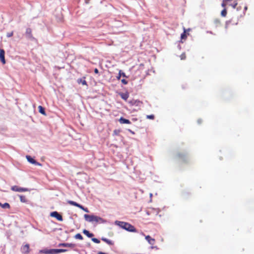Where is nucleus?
Wrapping results in <instances>:
<instances>
[{
    "instance_id": "e433bc0d",
    "label": "nucleus",
    "mask_w": 254,
    "mask_h": 254,
    "mask_svg": "<svg viewBox=\"0 0 254 254\" xmlns=\"http://www.w3.org/2000/svg\"><path fill=\"white\" fill-rule=\"evenodd\" d=\"M244 8H245V10H246L247 9V6H245Z\"/></svg>"
},
{
    "instance_id": "39448f33",
    "label": "nucleus",
    "mask_w": 254,
    "mask_h": 254,
    "mask_svg": "<svg viewBox=\"0 0 254 254\" xmlns=\"http://www.w3.org/2000/svg\"><path fill=\"white\" fill-rule=\"evenodd\" d=\"M51 216L56 218L58 220L63 221V217L57 211H54L51 213Z\"/></svg>"
},
{
    "instance_id": "72a5a7b5",
    "label": "nucleus",
    "mask_w": 254,
    "mask_h": 254,
    "mask_svg": "<svg viewBox=\"0 0 254 254\" xmlns=\"http://www.w3.org/2000/svg\"><path fill=\"white\" fill-rule=\"evenodd\" d=\"M94 72H95V73H97V74L99 73V71H98V69H97V68H95V69H94Z\"/></svg>"
},
{
    "instance_id": "bb28decb",
    "label": "nucleus",
    "mask_w": 254,
    "mask_h": 254,
    "mask_svg": "<svg viewBox=\"0 0 254 254\" xmlns=\"http://www.w3.org/2000/svg\"><path fill=\"white\" fill-rule=\"evenodd\" d=\"M13 31H11L10 32H8L6 34V36L7 37H11L13 36Z\"/></svg>"
},
{
    "instance_id": "7c9ffc66",
    "label": "nucleus",
    "mask_w": 254,
    "mask_h": 254,
    "mask_svg": "<svg viewBox=\"0 0 254 254\" xmlns=\"http://www.w3.org/2000/svg\"><path fill=\"white\" fill-rule=\"evenodd\" d=\"M121 82H122L123 84L126 85V84H127V81L125 79H123L121 80Z\"/></svg>"
},
{
    "instance_id": "412c9836",
    "label": "nucleus",
    "mask_w": 254,
    "mask_h": 254,
    "mask_svg": "<svg viewBox=\"0 0 254 254\" xmlns=\"http://www.w3.org/2000/svg\"><path fill=\"white\" fill-rule=\"evenodd\" d=\"M19 198L20 201L23 203H26L27 202V199L25 196L24 195H19Z\"/></svg>"
},
{
    "instance_id": "423d86ee",
    "label": "nucleus",
    "mask_w": 254,
    "mask_h": 254,
    "mask_svg": "<svg viewBox=\"0 0 254 254\" xmlns=\"http://www.w3.org/2000/svg\"><path fill=\"white\" fill-rule=\"evenodd\" d=\"M21 251L22 253L28 254L30 252L29 245L27 244L23 246L21 248Z\"/></svg>"
},
{
    "instance_id": "ddd939ff",
    "label": "nucleus",
    "mask_w": 254,
    "mask_h": 254,
    "mask_svg": "<svg viewBox=\"0 0 254 254\" xmlns=\"http://www.w3.org/2000/svg\"><path fill=\"white\" fill-rule=\"evenodd\" d=\"M159 211L158 209H156L154 208H150L147 211L146 213L148 215H149L150 214H151L152 213H155L157 215L159 213Z\"/></svg>"
},
{
    "instance_id": "393cba45",
    "label": "nucleus",
    "mask_w": 254,
    "mask_h": 254,
    "mask_svg": "<svg viewBox=\"0 0 254 254\" xmlns=\"http://www.w3.org/2000/svg\"><path fill=\"white\" fill-rule=\"evenodd\" d=\"M75 238L76 239H79V240H83V237L82 236V235L79 234V233H78L77 234H76L74 236Z\"/></svg>"
},
{
    "instance_id": "f3484780",
    "label": "nucleus",
    "mask_w": 254,
    "mask_h": 254,
    "mask_svg": "<svg viewBox=\"0 0 254 254\" xmlns=\"http://www.w3.org/2000/svg\"><path fill=\"white\" fill-rule=\"evenodd\" d=\"M101 240H102L103 241H104V242H105V243H106L107 244H108V245H111V246H112V245H114V242H113L112 241L110 240H109V239H107V238H102L101 239Z\"/></svg>"
},
{
    "instance_id": "2f4dec72",
    "label": "nucleus",
    "mask_w": 254,
    "mask_h": 254,
    "mask_svg": "<svg viewBox=\"0 0 254 254\" xmlns=\"http://www.w3.org/2000/svg\"><path fill=\"white\" fill-rule=\"evenodd\" d=\"M186 55L185 54H183L181 55V59L182 60H184L186 59Z\"/></svg>"
},
{
    "instance_id": "9d476101",
    "label": "nucleus",
    "mask_w": 254,
    "mask_h": 254,
    "mask_svg": "<svg viewBox=\"0 0 254 254\" xmlns=\"http://www.w3.org/2000/svg\"><path fill=\"white\" fill-rule=\"evenodd\" d=\"M4 54V51L2 49H0V60L2 64L5 63Z\"/></svg>"
},
{
    "instance_id": "5701e85b",
    "label": "nucleus",
    "mask_w": 254,
    "mask_h": 254,
    "mask_svg": "<svg viewBox=\"0 0 254 254\" xmlns=\"http://www.w3.org/2000/svg\"><path fill=\"white\" fill-rule=\"evenodd\" d=\"M39 252L40 253H43V254H49L50 253V249H44V250H41L39 251Z\"/></svg>"
},
{
    "instance_id": "c9c22d12",
    "label": "nucleus",
    "mask_w": 254,
    "mask_h": 254,
    "mask_svg": "<svg viewBox=\"0 0 254 254\" xmlns=\"http://www.w3.org/2000/svg\"><path fill=\"white\" fill-rule=\"evenodd\" d=\"M98 254H107L102 252H99L98 253Z\"/></svg>"
},
{
    "instance_id": "c756f323",
    "label": "nucleus",
    "mask_w": 254,
    "mask_h": 254,
    "mask_svg": "<svg viewBox=\"0 0 254 254\" xmlns=\"http://www.w3.org/2000/svg\"><path fill=\"white\" fill-rule=\"evenodd\" d=\"M120 131L119 130L115 129L114 130V134L117 135L119 134Z\"/></svg>"
},
{
    "instance_id": "a211bd4d",
    "label": "nucleus",
    "mask_w": 254,
    "mask_h": 254,
    "mask_svg": "<svg viewBox=\"0 0 254 254\" xmlns=\"http://www.w3.org/2000/svg\"><path fill=\"white\" fill-rule=\"evenodd\" d=\"M129 103L131 105H139L140 104H142V102L138 101V100H132L131 101L129 102Z\"/></svg>"
},
{
    "instance_id": "1a4fd4ad",
    "label": "nucleus",
    "mask_w": 254,
    "mask_h": 254,
    "mask_svg": "<svg viewBox=\"0 0 254 254\" xmlns=\"http://www.w3.org/2000/svg\"><path fill=\"white\" fill-rule=\"evenodd\" d=\"M25 35L29 39H33V37L32 33V29L30 28H27L26 29Z\"/></svg>"
},
{
    "instance_id": "f704fd0d",
    "label": "nucleus",
    "mask_w": 254,
    "mask_h": 254,
    "mask_svg": "<svg viewBox=\"0 0 254 254\" xmlns=\"http://www.w3.org/2000/svg\"><path fill=\"white\" fill-rule=\"evenodd\" d=\"M121 76H123L124 77H125L126 76V75H125V73H124V72H121Z\"/></svg>"
},
{
    "instance_id": "f03ea898",
    "label": "nucleus",
    "mask_w": 254,
    "mask_h": 254,
    "mask_svg": "<svg viewBox=\"0 0 254 254\" xmlns=\"http://www.w3.org/2000/svg\"><path fill=\"white\" fill-rule=\"evenodd\" d=\"M84 217L87 221L90 222H98L102 220V219L101 217L93 215L85 214Z\"/></svg>"
},
{
    "instance_id": "4be33fe9",
    "label": "nucleus",
    "mask_w": 254,
    "mask_h": 254,
    "mask_svg": "<svg viewBox=\"0 0 254 254\" xmlns=\"http://www.w3.org/2000/svg\"><path fill=\"white\" fill-rule=\"evenodd\" d=\"M0 206L3 208H10V205L9 203L6 202V203H4V204H1L0 202Z\"/></svg>"
},
{
    "instance_id": "2eb2a0df",
    "label": "nucleus",
    "mask_w": 254,
    "mask_h": 254,
    "mask_svg": "<svg viewBox=\"0 0 254 254\" xmlns=\"http://www.w3.org/2000/svg\"><path fill=\"white\" fill-rule=\"evenodd\" d=\"M190 30V29H186L185 28H184V32L181 34V39L182 40H186L187 37V35L186 34L187 31H189Z\"/></svg>"
},
{
    "instance_id": "20e7f679",
    "label": "nucleus",
    "mask_w": 254,
    "mask_h": 254,
    "mask_svg": "<svg viewBox=\"0 0 254 254\" xmlns=\"http://www.w3.org/2000/svg\"><path fill=\"white\" fill-rule=\"evenodd\" d=\"M11 190L14 191H17V192H25V191H29V189L27 188H24L19 187L17 186H12L11 188Z\"/></svg>"
},
{
    "instance_id": "6ab92c4d",
    "label": "nucleus",
    "mask_w": 254,
    "mask_h": 254,
    "mask_svg": "<svg viewBox=\"0 0 254 254\" xmlns=\"http://www.w3.org/2000/svg\"><path fill=\"white\" fill-rule=\"evenodd\" d=\"M83 233L89 238H91L93 236V234L92 233H89V232L86 230H84L83 231Z\"/></svg>"
},
{
    "instance_id": "0eeeda50",
    "label": "nucleus",
    "mask_w": 254,
    "mask_h": 254,
    "mask_svg": "<svg viewBox=\"0 0 254 254\" xmlns=\"http://www.w3.org/2000/svg\"><path fill=\"white\" fill-rule=\"evenodd\" d=\"M65 249H50L49 254H58L60 253L66 252Z\"/></svg>"
},
{
    "instance_id": "f8f14e48",
    "label": "nucleus",
    "mask_w": 254,
    "mask_h": 254,
    "mask_svg": "<svg viewBox=\"0 0 254 254\" xmlns=\"http://www.w3.org/2000/svg\"><path fill=\"white\" fill-rule=\"evenodd\" d=\"M119 121L122 124H131V122L129 120L125 119L123 117H121L119 119Z\"/></svg>"
},
{
    "instance_id": "7ed1b4c3",
    "label": "nucleus",
    "mask_w": 254,
    "mask_h": 254,
    "mask_svg": "<svg viewBox=\"0 0 254 254\" xmlns=\"http://www.w3.org/2000/svg\"><path fill=\"white\" fill-rule=\"evenodd\" d=\"M67 203L71 205L76 206V207L81 209L85 212H89V211L87 208H84L82 205H80V204L77 203V202H76L75 201H73L72 200H68L67 201Z\"/></svg>"
},
{
    "instance_id": "9b49d317",
    "label": "nucleus",
    "mask_w": 254,
    "mask_h": 254,
    "mask_svg": "<svg viewBox=\"0 0 254 254\" xmlns=\"http://www.w3.org/2000/svg\"><path fill=\"white\" fill-rule=\"evenodd\" d=\"M119 95L124 100L127 101L129 97V94L128 92L126 93H119Z\"/></svg>"
},
{
    "instance_id": "cd10ccee",
    "label": "nucleus",
    "mask_w": 254,
    "mask_h": 254,
    "mask_svg": "<svg viewBox=\"0 0 254 254\" xmlns=\"http://www.w3.org/2000/svg\"><path fill=\"white\" fill-rule=\"evenodd\" d=\"M147 118L150 120H153L154 119V116L153 115H147Z\"/></svg>"
},
{
    "instance_id": "473e14b6",
    "label": "nucleus",
    "mask_w": 254,
    "mask_h": 254,
    "mask_svg": "<svg viewBox=\"0 0 254 254\" xmlns=\"http://www.w3.org/2000/svg\"><path fill=\"white\" fill-rule=\"evenodd\" d=\"M121 76V70L120 71L119 75L117 76V78L119 79Z\"/></svg>"
},
{
    "instance_id": "aec40b11",
    "label": "nucleus",
    "mask_w": 254,
    "mask_h": 254,
    "mask_svg": "<svg viewBox=\"0 0 254 254\" xmlns=\"http://www.w3.org/2000/svg\"><path fill=\"white\" fill-rule=\"evenodd\" d=\"M39 112L42 114L45 115L46 113L45 111V109L41 106H39L38 107Z\"/></svg>"
},
{
    "instance_id": "f257e3e1",
    "label": "nucleus",
    "mask_w": 254,
    "mask_h": 254,
    "mask_svg": "<svg viewBox=\"0 0 254 254\" xmlns=\"http://www.w3.org/2000/svg\"><path fill=\"white\" fill-rule=\"evenodd\" d=\"M118 224L122 228L132 232H135L136 229L133 226L131 225L129 223L125 222L119 221Z\"/></svg>"
},
{
    "instance_id": "dca6fc26",
    "label": "nucleus",
    "mask_w": 254,
    "mask_h": 254,
    "mask_svg": "<svg viewBox=\"0 0 254 254\" xmlns=\"http://www.w3.org/2000/svg\"><path fill=\"white\" fill-rule=\"evenodd\" d=\"M77 83L78 84L81 83L83 85H87V82L85 80V77H84L83 78L78 79Z\"/></svg>"
},
{
    "instance_id": "6e6552de",
    "label": "nucleus",
    "mask_w": 254,
    "mask_h": 254,
    "mask_svg": "<svg viewBox=\"0 0 254 254\" xmlns=\"http://www.w3.org/2000/svg\"><path fill=\"white\" fill-rule=\"evenodd\" d=\"M26 158L27 160L31 163V164H35L36 165L41 166V164L36 161L33 158H32L30 156H26Z\"/></svg>"
},
{
    "instance_id": "c85d7f7f",
    "label": "nucleus",
    "mask_w": 254,
    "mask_h": 254,
    "mask_svg": "<svg viewBox=\"0 0 254 254\" xmlns=\"http://www.w3.org/2000/svg\"><path fill=\"white\" fill-rule=\"evenodd\" d=\"M92 241H93L94 243H97V244H98L100 243V240H98V239L97 238H93L92 239Z\"/></svg>"
},
{
    "instance_id": "b1692460",
    "label": "nucleus",
    "mask_w": 254,
    "mask_h": 254,
    "mask_svg": "<svg viewBox=\"0 0 254 254\" xmlns=\"http://www.w3.org/2000/svg\"><path fill=\"white\" fill-rule=\"evenodd\" d=\"M227 12L226 7H224L223 10H222L221 13V15L223 17H225L227 15Z\"/></svg>"
},
{
    "instance_id": "4468645a",
    "label": "nucleus",
    "mask_w": 254,
    "mask_h": 254,
    "mask_svg": "<svg viewBox=\"0 0 254 254\" xmlns=\"http://www.w3.org/2000/svg\"><path fill=\"white\" fill-rule=\"evenodd\" d=\"M145 239L151 245H154L155 243V239L152 238L150 236H147L145 237Z\"/></svg>"
},
{
    "instance_id": "a878e982",
    "label": "nucleus",
    "mask_w": 254,
    "mask_h": 254,
    "mask_svg": "<svg viewBox=\"0 0 254 254\" xmlns=\"http://www.w3.org/2000/svg\"><path fill=\"white\" fill-rule=\"evenodd\" d=\"M72 245L71 244H67V243H62L60 244L59 246H64V247H71Z\"/></svg>"
}]
</instances>
